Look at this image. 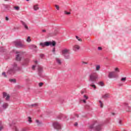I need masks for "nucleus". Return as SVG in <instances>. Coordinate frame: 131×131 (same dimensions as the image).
Wrapping results in <instances>:
<instances>
[{
    "label": "nucleus",
    "instance_id": "nucleus-1",
    "mask_svg": "<svg viewBox=\"0 0 131 131\" xmlns=\"http://www.w3.org/2000/svg\"><path fill=\"white\" fill-rule=\"evenodd\" d=\"M90 129L94 131H101L102 129V124L98 121H95L93 124L89 126Z\"/></svg>",
    "mask_w": 131,
    "mask_h": 131
},
{
    "label": "nucleus",
    "instance_id": "nucleus-2",
    "mask_svg": "<svg viewBox=\"0 0 131 131\" xmlns=\"http://www.w3.org/2000/svg\"><path fill=\"white\" fill-rule=\"evenodd\" d=\"M40 46L41 47H55L56 46V41H46L44 42L40 43Z\"/></svg>",
    "mask_w": 131,
    "mask_h": 131
},
{
    "label": "nucleus",
    "instance_id": "nucleus-3",
    "mask_svg": "<svg viewBox=\"0 0 131 131\" xmlns=\"http://www.w3.org/2000/svg\"><path fill=\"white\" fill-rule=\"evenodd\" d=\"M24 55V53L21 51H16V57L15 59L16 61H20L22 60V58L23 55Z\"/></svg>",
    "mask_w": 131,
    "mask_h": 131
},
{
    "label": "nucleus",
    "instance_id": "nucleus-4",
    "mask_svg": "<svg viewBox=\"0 0 131 131\" xmlns=\"http://www.w3.org/2000/svg\"><path fill=\"white\" fill-rule=\"evenodd\" d=\"M14 46L16 48H20L21 49H24L26 46L24 45V44H23L22 42H21L20 41H15L14 42Z\"/></svg>",
    "mask_w": 131,
    "mask_h": 131
},
{
    "label": "nucleus",
    "instance_id": "nucleus-5",
    "mask_svg": "<svg viewBox=\"0 0 131 131\" xmlns=\"http://www.w3.org/2000/svg\"><path fill=\"white\" fill-rule=\"evenodd\" d=\"M97 78H98L97 75H96L95 73H92L90 76L89 81L92 82L93 83V82H95V81H96V79Z\"/></svg>",
    "mask_w": 131,
    "mask_h": 131
},
{
    "label": "nucleus",
    "instance_id": "nucleus-6",
    "mask_svg": "<svg viewBox=\"0 0 131 131\" xmlns=\"http://www.w3.org/2000/svg\"><path fill=\"white\" fill-rule=\"evenodd\" d=\"M108 76L110 78H116V77H118V75L115 72H111Z\"/></svg>",
    "mask_w": 131,
    "mask_h": 131
},
{
    "label": "nucleus",
    "instance_id": "nucleus-7",
    "mask_svg": "<svg viewBox=\"0 0 131 131\" xmlns=\"http://www.w3.org/2000/svg\"><path fill=\"white\" fill-rule=\"evenodd\" d=\"M42 67L38 66V75L40 77H43V75H42Z\"/></svg>",
    "mask_w": 131,
    "mask_h": 131
},
{
    "label": "nucleus",
    "instance_id": "nucleus-8",
    "mask_svg": "<svg viewBox=\"0 0 131 131\" xmlns=\"http://www.w3.org/2000/svg\"><path fill=\"white\" fill-rule=\"evenodd\" d=\"M12 69L14 71H17L18 70H21V67L18 66L17 63H14L12 65Z\"/></svg>",
    "mask_w": 131,
    "mask_h": 131
},
{
    "label": "nucleus",
    "instance_id": "nucleus-9",
    "mask_svg": "<svg viewBox=\"0 0 131 131\" xmlns=\"http://www.w3.org/2000/svg\"><path fill=\"white\" fill-rule=\"evenodd\" d=\"M53 127L58 130L61 129V125L58 122L53 123Z\"/></svg>",
    "mask_w": 131,
    "mask_h": 131
},
{
    "label": "nucleus",
    "instance_id": "nucleus-10",
    "mask_svg": "<svg viewBox=\"0 0 131 131\" xmlns=\"http://www.w3.org/2000/svg\"><path fill=\"white\" fill-rule=\"evenodd\" d=\"M8 107H9V104L8 103L4 102L1 106V109L2 110H6Z\"/></svg>",
    "mask_w": 131,
    "mask_h": 131
},
{
    "label": "nucleus",
    "instance_id": "nucleus-11",
    "mask_svg": "<svg viewBox=\"0 0 131 131\" xmlns=\"http://www.w3.org/2000/svg\"><path fill=\"white\" fill-rule=\"evenodd\" d=\"M70 53V51L69 50V49H63L61 51V55L62 56H64V55H66L68 53Z\"/></svg>",
    "mask_w": 131,
    "mask_h": 131
},
{
    "label": "nucleus",
    "instance_id": "nucleus-12",
    "mask_svg": "<svg viewBox=\"0 0 131 131\" xmlns=\"http://www.w3.org/2000/svg\"><path fill=\"white\" fill-rule=\"evenodd\" d=\"M3 98H5L6 101H9L10 100V95L7 94L6 92H4L3 94Z\"/></svg>",
    "mask_w": 131,
    "mask_h": 131
},
{
    "label": "nucleus",
    "instance_id": "nucleus-13",
    "mask_svg": "<svg viewBox=\"0 0 131 131\" xmlns=\"http://www.w3.org/2000/svg\"><path fill=\"white\" fill-rule=\"evenodd\" d=\"M29 49H31V50H33V51H35V52H36L37 51V47L35 45H31L29 46Z\"/></svg>",
    "mask_w": 131,
    "mask_h": 131
},
{
    "label": "nucleus",
    "instance_id": "nucleus-14",
    "mask_svg": "<svg viewBox=\"0 0 131 131\" xmlns=\"http://www.w3.org/2000/svg\"><path fill=\"white\" fill-rule=\"evenodd\" d=\"M28 63H29V59L26 58L23 61L22 65L23 66H27L28 65Z\"/></svg>",
    "mask_w": 131,
    "mask_h": 131
},
{
    "label": "nucleus",
    "instance_id": "nucleus-15",
    "mask_svg": "<svg viewBox=\"0 0 131 131\" xmlns=\"http://www.w3.org/2000/svg\"><path fill=\"white\" fill-rule=\"evenodd\" d=\"M15 124H16V123L15 122L13 121V122H12V123H9V126L13 129H16V126L15 125Z\"/></svg>",
    "mask_w": 131,
    "mask_h": 131
},
{
    "label": "nucleus",
    "instance_id": "nucleus-16",
    "mask_svg": "<svg viewBox=\"0 0 131 131\" xmlns=\"http://www.w3.org/2000/svg\"><path fill=\"white\" fill-rule=\"evenodd\" d=\"M58 34V31L57 30H55L53 32H51L49 33V36H55L57 35Z\"/></svg>",
    "mask_w": 131,
    "mask_h": 131
},
{
    "label": "nucleus",
    "instance_id": "nucleus-17",
    "mask_svg": "<svg viewBox=\"0 0 131 131\" xmlns=\"http://www.w3.org/2000/svg\"><path fill=\"white\" fill-rule=\"evenodd\" d=\"M79 49H80V47L78 45H75L73 48V50L75 52L78 51V50H79Z\"/></svg>",
    "mask_w": 131,
    "mask_h": 131
},
{
    "label": "nucleus",
    "instance_id": "nucleus-18",
    "mask_svg": "<svg viewBox=\"0 0 131 131\" xmlns=\"http://www.w3.org/2000/svg\"><path fill=\"white\" fill-rule=\"evenodd\" d=\"M64 59H67V60L70 59V52H69V53H67V54H65L64 55H62Z\"/></svg>",
    "mask_w": 131,
    "mask_h": 131
},
{
    "label": "nucleus",
    "instance_id": "nucleus-19",
    "mask_svg": "<svg viewBox=\"0 0 131 131\" xmlns=\"http://www.w3.org/2000/svg\"><path fill=\"white\" fill-rule=\"evenodd\" d=\"M21 23L23 25V26H24V28H25V29H26V30H28V26H27V25L26 24V23H25V22L21 21Z\"/></svg>",
    "mask_w": 131,
    "mask_h": 131
},
{
    "label": "nucleus",
    "instance_id": "nucleus-20",
    "mask_svg": "<svg viewBox=\"0 0 131 131\" xmlns=\"http://www.w3.org/2000/svg\"><path fill=\"white\" fill-rule=\"evenodd\" d=\"M14 72H15V71L13 70V69L12 68H11L7 71V74H13V73H14Z\"/></svg>",
    "mask_w": 131,
    "mask_h": 131
},
{
    "label": "nucleus",
    "instance_id": "nucleus-21",
    "mask_svg": "<svg viewBox=\"0 0 131 131\" xmlns=\"http://www.w3.org/2000/svg\"><path fill=\"white\" fill-rule=\"evenodd\" d=\"M56 63L58 64V65H61L62 64V61H61V59H60L59 58H56Z\"/></svg>",
    "mask_w": 131,
    "mask_h": 131
},
{
    "label": "nucleus",
    "instance_id": "nucleus-22",
    "mask_svg": "<svg viewBox=\"0 0 131 131\" xmlns=\"http://www.w3.org/2000/svg\"><path fill=\"white\" fill-rule=\"evenodd\" d=\"M33 9H34V11H37V10H39V7H38V5H34Z\"/></svg>",
    "mask_w": 131,
    "mask_h": 131
},
{
    "label": "nucleus",
    "instance_id": "nucleus-23",
    "mask_svg": "<svg viewBox=\"0 0 131 131\" xmlns=\"http://www.w3.org/2000/svg\"><path fill=\"white\" fill-rule=\"evenodd\" d=\"M38 106V104L37 103H34L31 105V108H36Z\"/></svg>",
    "mask_w": 131,
    "mask_h": 131
},
{
    "label": "nucleus",
    "instance_id": "nucleus-24",
    "mask_svg": "<svg viewBox=\"0 0 131 131\" xmlns=\"http://www.w3.org/2000/svg\"><path fill=\"white\" fill-rule=\"evenodd\" d=\"M109 97H110V96L108 94H106L102 96L103 99H106V98H109Z\"/></svg>",
    "mask_w": 131,
    "mask_h": 131
},
{
    "label": "nucleus",
    "instance_id": "nucleus-25",
    "mask_svg": "<svg viewBox=\"0 0 131 131\" xmlns=\"http://www.w3.org/2000/svg\"><path fill=\"white\" fill-rule=\"evenodd\" d=\"M118 123L119 125H122V121L120 119H119L118 120Z\"/></svg>",
    "mask_w": 131,
    "mask_h": 131
},
{
    "label": "nucleus",
    "instance_id": "nucleus-26",
    "mask_svg": "<svg viewBox=\"0 0 131 131\" xmlns=\"http://www.w3.org/2000/svg\"><path fill=\"white\" fill-rule=\"evenodd\" d=\"M36 122L37 125H40V124H41V122L39 121L38 120H36Z\"/></svg>",
    "mask_w": 131,
    "mask_h": 131
},
{
    "label": "nucleus",
    "instance_id": "nucleus-27",
    "mask_svg": "<svg viewBox=\"0 0 131 131\" xmlns=\"http://www.w3.org/2000/svg\"><path fill=\"white\" fill-rule=\"evenodd\" d=\"M9 81L10 82H14V83H15V82H16V79H9Z\"/></svg>",
    "mask_w": 131,
    "mask_h": 131
},
{
    "label": "nucleus",
    "instance_id": "nucleus-28",
    "mask_svg": "<svg viewBox=\"0 0 131 131\" xmlns=\"http://www.w3.org/2000/svg\"><path fill=\"white\" fill-rule=\"evenodd\" d=\"M96 70L97 71H99V70H100V66L99 65L96 66Z\"/></svg>",
    "mask_w": 131,
    "mask_h": 131
},
{
    "label": "nucleus",
    "instance_id": "nucleus-29",
    "mask_svg": "<svg viewBox=\"0 0 131 131\" xmlns=\"http://www.w3.org/2000/svg\"><path fill=\"white\" fill-rule=\"evenodd\" d=\"M98 84L100 85V86H104V83L102 81L99 82Z\"/></svg>",
    "mask_w": 131,
    "mask_h": 131
},
{
    "label": "nucleus",
    "instance_id": "nucleus-30",
    "mask_svg": "<svg viewBox=\"0 0 131 131\" xmlns=\"http://www.w3.org/2000/svg\"><path fill=\"white\" fill-rule=\"evenodd\" d=\"M78 117H79L78 115L75 114V115H74V116L73 117V118L74 119H76V118H78Z\"/></svg>",
    "mask_w": 131,
    "mask_h": 131
},
{
    "label": "nucleus",
    "instance_id": "nucleus-31",
    "mask_svg": "<svg viewBox=\"0 0 131 131\" xmlns=\"http://www.w3.org/2000/svg\"><path fill=\"white\" fill-rule=\"evenodd\" d=\"M55 7L56 10H57V11H60V7H59L58 5H56L55 6Z\"/></svg>",
    "mask_w": 131,
    "mask_h": 131
},
{
    "label": "nucleus",
    "instance_id": "nucleus-32",
    "mask_svg": "<svg viewBox=\"0 0 131 131\" xmlns=\"http://www.w3.org/2000/svg\"><path fill=\"white\" fill-rule=\"evenodd\" d=\"M27 42H30L31 41V39H30V36H28L27 39Z\"/></svg>",
    "mask_w": 131,
    "mask_h": 131
},
{
    "label": "nucleus",
    "instance_id": "nucleus-33",
    "mask_svg": "<svg viewBox=\"0 0 131 131\" xmlns=\"http://www.w3.org/2000/svg\"><path fill=\"white\" fill-rule=\"evenodd\" d=\"M28 121H29L30 123H31V122L32 121V120H31V118L30 117H28Z\"/></svg>",
    "mask_w": 131,
    "mask_h": 131
},
{
    "label": "nucleus",
    "instance_id": "nucleus-34",
    "mask_svg": "<svg viewBox=\"0 0 131 131\" xmlns=\"http://www.w3.org/2000/svg\"><path fill=\"white\" fill-rule=\"evenodd\" d=\"M64 14L66 15H70L71 14V13L70 12H67L66 11H64Z\"/></svg>",
    "mask_w": 131,
    "mask_h": 131
},
{
    "label": "nucleus",
    "instance_id": "nucleus-35",
    "mask_svg": "<svg viewBox=\"0 0 131 131\" xmlns=\"http://www.w3.org/2000/svg\"><path fill=\"white\" fill-rule=\"evenodd\" d=\"M76 38L79 41H81V38H80L79 37L76 36Z\"/></svg>",
    "mask_w": 131,
    "mask_h": 131
},
{
    "label": "nucleus",
    "instance_id": "nucleus-36",
    "mask_svg": "<svg viewBox=\"0 0 131 131\" xmlns=\"http://www.w3.org/2000/svg\"><path fill=\"white\" fill-rule=\"evenodd\" d=\"M126 80V77L122 78L121 79V81H125Z\"/></svg>",
    "mask_w": 131,
    "mask_h": 131
},
{
    "label": "nucleus",
    "instance_id": "nucleus-37",
    "mask_svg": "<svg viewBox=\"0 0 131 131\" xmlns=\"http://www.w3.org/2000/svg\"><path fill=\"white\" fill-rule=\"evenodd\" d=\"M99 103H100V107L101 108H102V107H103V103L102 102V101H100V100H99Z\"/></svg>",
    "mask_w": 131,
    "mask_h": 131
},
{
    "label": "nucleus",
    "instance_id": "nucleus-38",
    "mask_svg": "<svg viewBox=\"0 0 131 131\" xmlns=\"http://www.w3.org/2000/svg\"><path fill=\"white\" fill-rule=\"evenodd\" d=\"M15 10H16V11H19L20 9V8L18 6L14 7Z\"/></svg>",
    "mask_w": 131,
    "mask_h": 131
},
{
    "label": "nucleus",
    "instance_id": "nucleus-39",
    "mask_svg": "<svg viewBox=\"0 0 131 131\" xmlns=\"http://www.w3.org/2000/svg\"><path fill=\"white\" fill-rule=\"evenodd\" d=\"M115 71L116 72H119V69H118V68H116L115 69Z\"/></svg>",
    "mask_w": 131,
    "mask_h": 131
},
{
    "label": "nucleus",
    "instance_id": "nucleus-40",
    "mask_svg": "<svg viewBox=\"0 0 131 131\" xmlns=\"http://www.w3.org/2000/svg\"><path fill=\"white\" fill-rule=\"evenodd\" d=\"M2 75H4V77H7V75H6V72L2 73Z\"/></svg>",
    "mask_w": 131,
    "mask_h": 131
},
{
    "label": "nucleus",
    "instance_id": "nucleus-41",
    "mask_svg": "<svg viewBox=\"0 0 131 131\" xmlns=\"http://www.w3.org/2000/svg\"><path fill=\"white\" fill-rule=\"evenodd\" d=\"M42 84H43V83H41V82L39 83V86H40V87L42 86Z\"/></svg>",
    "mask_w": 131,
    "mask_h": 131
},
{
    "label": "nucleus",
    "instance_id": "nucleus-42",
    "mask_svg": "<svg viewBox=\"0 0 131 131\" xmlns=\"http://www.w3.org/2000/svg\"><path fill=\"white\" fill-rule=\"evenodd\" d=\"M90 85H91V86H92V88H94L96 89V85H94V84H91Z\"/></svg>",
    "mask_w": 131,
    "mask_h": 131
},
{
    "label": "nucleus",
    "instance_id": "nucleus-43",
    "mask_svg": "<svg viewBox=\"0 0 131 131\" xmlns=\"http://www.w3.org/2000/svg\"><path fill=\"white\" fill-rule=\"evenodd\" d=\"M5 20H6V21H9V17L6 16V18H5Z\"/></svg>",
    "mask_w": 131,
    "mask_h": 131
},
{
    "label": "nucleus",
    "instance_id": "nucleus-44",
    "mask_svg": "<svg viewBox=\"0 0 131 131\" xmlns=\"http://www.w3.org/2000/svg\"><path fill=\"white\" fill-rule=\"evenodd\" d=\"M52 52L53 53H55V52H56V49L55 48L53 49Z\"/></svg>",
    "mask_w": 131,
    "mask_h": 131
},
{
    "label": "nucleus",
    "instance_id": "nucleus-45",
    "mask_svg": "<svg viewBox=\"0 0 131 131\" xmlns=\"http://www.w3.org/2000/svg\"><path fill=\"white\" fill-rule=\"evenodd\" d=\"M35 66H33L32 67V69H33V70H34V69H35Z\"/></svg>",
    "mask_w": 131,
    "mask_h": 131
},
{
    "label": "nucleus",
    "instance_id": "nucleus-46",
    "mask_svg": "<svg viewBox=\"0 0 131 131\" xmlns=\"http://www.w3.org/2000/svg\"><path fill=\"white\" fill-rule=\"evenodd\" d=\"M84 98H85V100H88V97L86 95H84Z\"/></svg>",
    "mask_w": 131,
    "mask_h": 131
},
{
    "label": "nucleus",
    "instance_id": "nucleus-47",
    "mask_svg": "<svg viewBox=\"0 0 131 131\" xmlns=\"http://www.w3.org/2000/svg\"><path fill=\"white\" fill-rule=\"evenodd\" d=\"M82 64H88V62H84V61H82Z\"/></svg>",
    "mask_w": 131,
    "mask_h": 131
},
{
    "label": "nucleus",
    "instance_id": "nucleus-48",
    "mask_svg": "<svg viewBox=\"0 0 131 131\" xmlns=\"http://www.w3.org/2000/svg\"><path fill=\"white\" fill-rule=\"evenodd\" d=\"M3 128H4V127L2 126H0V131L2 130Z\"/></svg>",
    "mask_w": 131,
    "mask_h": 131
},
{
    "label": "nucleus",
    "instance_id": "nucleus-49",
    "mask_svg": "<svg viewBox=\"0 0 131 131\" xmlns=\"http://www.w3.org/2000/svg\"><path fill=\"white\" fill-rule=\"evenodd\" d=\"M98 50H99V51H101V50H102V48L101 47H98Z\"/></svg>",
    "mask_w": 131,
    "mask_h": 131
},
{
    "label": "nucleus",
    "instance_id": "nucleus-50",
    "mask_svg": "<svg viewBox=\"0 0 131 131\" xmlns=\"http://www.w3.org/2000/svg\"><path fill=\"white\" fill-rule=\"evenodd\" d=\"M25 130H26V129H25V128H23V129H22V131H25Z\"/></svg>",
    "mask_w": 131,
    "mask_h": 131
},
{
    "label": "nucleus",
    "instance_id": "nucleus-51",
    "mask_svg": "<svg viewBox=\"0 0 131 131\" xmlns=\"http://www.w3.org/2000/svg\"><path fill=\"white\" fill-rule=\"evenodd\" d=\"M42 32H46V30H42Z\"/></svg>",
    "mask_w": 131,
    "mask_h": 131
},
{
    "label": "nucleus",
    "instance_id": "nucleus-52",
    "mask_svg": "<svg viewBox=\"0 0 131 131\" xmlns=\"http://www.w3.org/2000/svg\"><path fill=\"white\" fill-rule=\"evenodd\" d=\"M83 103H85V99H84V100H83Z\"/></svg>",
    "mask_w": 131,
    "mask_h": 131
},
{
    "label": "nucleus",
    "instance_id": "nucleus-53",
    "mask_svg": "<svg viewBox=\"0 0 131 131\" xmlns=\"http://www.w3.org/2000/svg\"><path fill=\"white\" fill-rule=\"evenodd\" d=\"M75 126H76V125H77V123H76L75 124H74Z\"/></svg>",
    "mask_w": 131,
    "mask_h": 131
},
{
    "label": "nucleus",
    "instance_id": "nucleus-54",
    "mask_svg": "<svg viewBox=\"0 0 131 131\" xmlns=\"http://www.w3.org/2000/svg\"><path fill=\"white\" fill-rule=\"evenodd\" d=\"M40 57H43V54L40 55Z\"/></svg>",
    "mask_w": 131,
    "mask_h": 131
},
{
    "label": "nucleus",
    "instance_id": "nucleus-55",
    "mask_svg": "<svg viewBox=\"0 0 131 131\" xmlns=\"http://www.w3.org/2000/svg\"><path fill=\"white\" fill-rule=\"evenodd\" d=\"M120 86H121L122 85V84H119Z\"/></svg>",
    "mask_w": 131,
    "mask_h": 131
},
{
    "label": "nucleus",
    "instance_id": "nucleus-56",
    "mask_svg": "<svg viewBox=\"0 0 131 131\" xmlns=\"http://www.w3.org/2000/svg\"><path fill=\"white\" fill-rule=\"evenodd\" d=\"M81 94H83V91H81Z\"/></svg>",
    "mask_w": 131,
    "mask_h": 131
},
{
    "label": "nucleus",
    "instance_id": "nucleus-57",
    "mask_svg": "<svg viewBox=\"0 0 131 131\" xmlns=\"http://www.w3.org/2000/svg\"><path fill=\"white\" fill-rule=\"evenodd\" d=\"M5 2H8L9 0H4Z\"/></svg>",
    "mask_w": 131,
    "mask_h": 131
},
{
    "label": "nucleus",
    "instance_id": "nucleus-58",
    "mask_svg": "<svg viewBox=\"0 0 131 131\" xmlns=\"http://www.w3.org/2000/svg\"><path fill=\"white\" fill-rule=\"evenodd\" d=\"M35 62L36 63H37V61H35Z\"/></svg>",
    "mask_w": 131,
    "mask_h": 131
},
{
    "label": "nucleus",
    "instance_id": "nucleus-59",
    "mask_svg": "<svg viewBox=\"0 0 131 131\" xmlns=\"http://www.w3.org/2000/svg\"><path fill=\"white\" fill-rule=\"evenodd\" d=\"M27 1V2H28L29 1H30V0H26Z\"/></svg>",
    "mask_w": 131,
    "mask_h": 131
},
{
    "label": "nucleus",
    "instance_id": "nucleus-60",
    "mask_svg": "<svg viewBox=\"0 0 131 131\" xmlns=\"http://www.w3.org/2000/svg\"><path fill=\"white\" fill-rule=\"evenodd\" d=\"M128 112H129V111H127Z\"/></svg>",
    "mask_w": 131,
    "mask_h": 131
},
{
    "label": "nucleus",
    "instance_id": "nucleus-61",
    "mask_svg": "<svg viewBox=\"0 0 131 131\" xmlns=\"http://www.w3.org/2000/svg\"><path fill=\"white\" fill-rule=\"evenodd\" d=\"M7 7H9V5H7Z\"/></svg>",
    "mask_w": 131,
    "mask_h": 131
}]
</instances>
